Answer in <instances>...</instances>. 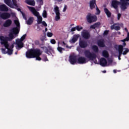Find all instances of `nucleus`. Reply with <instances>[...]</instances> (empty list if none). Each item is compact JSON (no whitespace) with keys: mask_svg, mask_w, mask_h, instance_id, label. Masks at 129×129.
<instances>
[{"mask_svg":"<svg viewBox=\"0 0 129 129\" xmlns=\"http://www.w3.org/2000/svg\"><path fill=\"white\" fill-rule=\"evenodd\" d=\"M13 48H14V44H12L10 47V49H11V50H13Z\"/></svg>","mask_w":129,"mask_h":129,"instance_id":"nucleus-52","label":"nucleus"},{"mask_svg":"<svg viewBox=\"0 0 129 129\" xmlns=\"http://www.w3.org/2000/svg\"><path fill=\"white\" fill-rule=\"evenodd\" d=\"M25 3L27 4V5L32 6L33 7H35V5H36L35 0H25Z\"/></svg>","mask_w":129,"mask_h":129,"instance_id":"nucleus-23","label":"nucleus"},{"mask_svg":"<svg viewBox=\"0 0 129 129\" xmlns=\"http://www.w3.org/2000/svg\"><path fill=\"white\" fill-rule=\"evenodd\" d=\"M1 17L3 20H7L11 18V14L9 13L4 12L2 14Z\"/></svg>","mask_w":129,"mask_h":129,"instance_id":"nucleus-14","label":"nucleus"},{"mask_svg":"<svg viewBox=\"0 0 129 129\" xmlns=\"http://www.w3.org/2000/svg\"><path fill=\"white\" fill-rule=\"evenodd\" d=\"M118 56L119 57H121V55L123 54V46L122 45H118Z\"/></svg>","mask_w":129,"mask_h":129,"instance_id":"nucleus-18","label":"nucleus"},{"mask_svg":"<svg viewBox=\"0 0 129 129\" xmlns=\"http://www.w3.org/2000/svg\"><path fill=\"white\" fill-rule=\"evenodd\" d=\"M82 36L84 39H89L90 38V34L86 30H84L82 32Z\"/></svg>","mask_w":129,"mask_h":129,"instance_id":"nucleus-13","label":"nucleus"},{"mask_svg":"<svg viewBox=\"0 0 129 129\" xmlns=\"http://www.w3.org/2000/svg\"><path fill=\"white\" fill-rule=\"evenodd\" d=\"M2 53H3V54H7V52L6 51V49L5 48H1Z\"/></svg>","mask_w":129,"mask_h":129,"instance_id":"nucleus-44","label":"nucleus"},{"mask_svg":"<svg viewBox=\"0 0 129 129\" xmlns=\"http://www.w3.org/2000/svg\"><path fill=\"white\" fill-rule=\"evenodd\" d=\"M109 32V31L108 30H105L103 33L104 36H107V35H108Z\"/></svg>","mask_w":129,"mask_h":129,"instance_id":"nucleus-40","label":"nucleus"},{"mask_svg":"<svg viewBox=\"0 0 129 129\" xmlns=\"http://www.w3.org/2000/svg\"><path fill=\"white\" fill-rule=\"evenodd\" d=\"M71 31V32H75V31H76V27H73Z\"/></svg>","mask_w":129,"mask_h":129,"instance_id":"nucleus-48","label":"nucleus"},{"mask_svg":"<svg viewBox=\"0 0 129 129\" xmlns=\"http://www.w3.org/2000/svg\"><path fill=\"white\" fill-rule=\"evenodd\" d=\"M97 45L99 47H102V48L105 47V44L104 43V40L103 39H100L97 41Z\"/></svg>","mask_w":129,"mask_h":129,"instance_id":"nucleus-22","label":"nucleus"},{"mask_svg":"<svg viewBox=\"0 0 129 129\" xmlns=\"http://www.w3.org/2000/svg\"><path fill=\"white\" fill-rule=\"evenodd\" d=\"M0 11L1 12H9V8L5 4L0 5Z\"/></svg>","mask_w":129,"mask_h":129,"instance_id":"nucleus-17","label":"nucleus"},{"mask_svg":"<svg viewBox=\"0 0 129 129\" xmlns=\"http://www.w3.org/2000/svg\"><path fill=\"white\" fill-rule=\"evenodd\" d=\"M126 45V43H125V42H123V47H125Z\"/></svg>","mask_w":129,"mask_h":129,"instance_id":"nucleus-54","label":"nucleus"},{"mask_svg":"<svg viewBox=\"0 0 129 129\" xmlns=\"http://www.w3.org/2000/svg\"><path fill=\"white\" fill-rule=\"evenodd\" d=\"M47 37H49L50 38H51V37H52V36H53V33H52L51 32H48L47 33Z\"/></svg>","mask_w":129,"mask_h":129,"instance_id":"nucleus-42","label":"nucleus"},{"mask_svg":"<svg viewBox=\"0 0 129 129\" xmlns=\"http://www.w3.org/2000/svg\"><path fill=\"white\" fill-rule=\"evenodd\" d=\"M14 38L15 36L13 35L12 33H10L9 34L8 37H4L3 36H0L1 44L2 45H4L6 49H8L7 53L8 55H12V54H13V49H11L10 48H9L10 47L9 42L13 41V40H14Z\"/></svg>","mask_w":129,"mask_h":129,"instance_id":"nucleus-1","label":"nucleus"},{"mask_svg":"<svg viewBox=\"0 0 129 129\" xmlns=\"http://www.w3.org/2000/svg\"><path fill=\"white\" fill-rule=\"evenodd\" d=\"M120 17H121V14L118 13L117 14V20H119L120 19Z\"/></svg>","mask_w":129,"mask_h":129,"instance_id":"nucleus-46","label":"nucleus"},{"mask_svg":"<svg viewBox=\"0 0 129 129\" xmlns=\"http://www.w3.org/2000/svg\"><path fill=\"white\" fill-rule=\"evenodd\" d=\"M92 49L95 53H98L99 49H98V46L97 45L92 46Z\"/></svg>","mask_w":129,"mask_h":129,"instance_id":"nucleus-30","label":"nucleus"},{"mask_svg":"<svg viewBox=\"0 0 129 129\" xmlns=\"http://www.w3.org/2000/svg\"><path fill=\"white\" fill-rule=\"evenodd\" d=\"M28 9H29V11L31 12V13L33 14V16H35V17H39L40 16V13L37 11L36 9L34 7L27 6Z\"/></svg>","mask_w":129,"mask_h":129,"instance_id":"nucleus-7","label":"nucleus"},{"mask_svg":"<svg viewBox=\"0 0 129 129\" xmlns=\"http://www.w3.org/2000/svg\"><path fill=\"white\" fill-rule=\"evenodd\" d=\"M54 1L57 3H61V2H63V0H54Z\"/></svg>","mask_w":129,"mask_h":129,"instance_id":"nucleus-51","label":"nucleus"},{"mask_svg":"<svg viewBox=\"0 0 129 129\" xmlns=\"http://www.w3.org/2000/svg\"><path fill=\"white\" fill-rule=\"evenodd\" d=\"M79 45L80 47V48H87V47H88V43H87V41H86L84 40H81L79 41Z\"/></svg>","mask_w":129,"mask_h":129,"instance_id":"nucleus-11","label":"nucleus"},{"mask_svg":"<svg viewBox=\"0 0 129 129\" xmlns=\"http://www.w3.org/2000/svg\"><path fill=\"white\" fill-rule=\"evenodd\" d=\"M17 10L18 12H22V11H21V9L20 8H18Z\"/></svg>","mask_w":129,"mask_h":129,"instance_id":"nucleus-57","label":"nucleus"},{"mask_svg":"<svg viewBox=\"0 0 129 129\" xmlns=\"http://www.w3.org/2000/svg\"><path fill=\"white\" fill-rule=\"evenodd\" d=\"M69 61L72 65H75V63L77 62V57L73 55H70Z\"/></svg>","mask_w":129,"mask_h":129,"instance_id":"nucleus-10","label":"nucleus"},{"mask_svg":"<svg viewBox=\"0 0 129 129\" xmlns=\"http://www.w3.org/2000/svg\"><path fill=\"white\" fill-rule=\"evenodd\" d=\"M113 73H116V70H113Z\"/></svg>","mask_w":129,"mask_h":129,"instance_id":"nucleus-60","label":"nucleus"},{"mask_svg":"<svg viewBox=\"0 0 129 129\" xmlns=\"http://www.w3.org/2000/svg\"><path fill=\"white\" fill-rule=\"evenodd\" d=\"M50 43L53 44V45H54V44H56V40H55V39H51L50 40Z\"/></svg>","mask_w":129,"mask_h":129,"instance_id":"nucleus-43","label":"nucleus"},{"mask_svg":"<svg viewBox=\"0 0 129 129\" xmlns=\"http://www.w3.org/2000/svg\"><path fill=\"white\" fill-rule=\"evenodd\" d=\"M124 49L125 50L122 52V55H126V54H127L129 52V49L127 48H125Z\"/></svg>","mask_w":129,"mask_h":129,"instance_id":"nucleus-34","label":"nucleus"},{"mask_svg":"<svg viewBox=\"0 0 129 129\" xmlns=\"http://www.w3.org/2000/svg\"><path fill=\"white\" fill-rule=\"evenodd\" d=\"M46 53H48V49H47V48H46Z\"/></svg>","mask_w":129,"mask_h":129,"instance_id":"nucleus-62","label":"nucleus"},{"mask_svg":"<svg viewBox=\"0 0 129 129\" xmlns=\"http://www.w3.org/2000/svg\"><path fill=\"white\" fill-rule=\"evenodd\" d=\"M85 56L89 60H94V59H96V54L94 53H91L90 50H86L84 51Z\"/></svg>","mask_w":129,"mask_h":129,"instance_id":"nucleus-5","label":"nucleus"},{"mask_svg":"<svg viewBox=\"0 0 129 129\" xmlns=\"http://www.w3.org/2000/svg\"><path fill=\"white\" fill-rule=\"evenodd\" d=\"M16 44L18 45V48H23L24 47V43L20 39L16 40Z\"/></svg>","mask_w":129,"mask_h":129,"instance_id":"nucleus-26","label":"nucleus"},{"mask_svg":"<svg viewBox=\"0 0 129 129\" xmlns=\"http://www.w3.org/2000/svg\"><path fill=\"white\" fill-rule=\"evenodd\" d=\"M54 11L56 14L55 20V21H58V20H60V11L59 10V7L56 6L54 9Z\"/></svg>","mask_w":129,"mask_h":129,"instance_id":"nucleus-8","label":"nucleus"},{"mask_svg":"<svg viewBox=\"0 0 129 129\" xmlns=\"http://www.w3.org/2000/svg\"><path fill=\"white\" fill-rule=\"evenodd\" d=\"M42 21H43V18H42V16L39 15L38 17H37V24H42Z\"/></svg>","mask_w":129,"mask_h":129,"instance_id":"nucleus-33","label":"nucleus"},{"mask_svg":"<svg viewBox=\"0 0 129 129\" xmlns=\"http://www.w3.org/2000/svg\"><path fill=\"white\" fill-rule=\"evenodd\" d=\"M100 64L102 67H105V66L107 64V60L104 57H102L100 59Z\"/></svg>","mask_w":129,"mask_h":129,"instance_id":"nucleus-16","label":"nucleus"},{"mask_svg":"<svg viewBox=\"0 0 129 129\" xmlns=\"http://www.w3.org/2000/svg\"><path fill=\"white\" fill-rule=\"evenodd\" d=\"M86 19L88 23L91 24L97 21V17L96 16H93L91 13H88L86 16Z\"/></svg>","mask_w":129,"mask_h":129,"instance_id":"nucleus-6","label":"nucleus"},{"mask_svg":"<svg viewBox=\"0 0 129 129\" xmlns=\"http://www.w3.org/2000/svg\"><path fill=\"white\" fill-rule=\"evenodd\" d=\"M79 36L77 35H74L73 38L70 40V43H74L77 42V41L78 40V37Z\"/></svg>","mask_w":129,"mask_h":129,"instance_id":"nucleus-25","label":"nucleus"},{"mask_svg":"<svg viewBox=\"0 0 129 129\" xmlns=\"http://www.w3.org/2000/svg\"><path fill=\"white\" fill-rule=\"evenodd\" d=\"M42 17L44 18V19H46V18H47V11H46V10L43 11V12L42 13Z\"/></svg>","mask_w":129,"mask_h":129,"instance_id":"nucleus-35","label":"nucleus"},{"mask_svg":"<svg viewBox=\"0 0 129 129\" xmlns=\"http://www.w3.org/2000/svg\"><path fill=\"white\" fill-rule=\"evenodd\" d=\"M103 73H106V71H103Z\"/></svg>","mask_w":129,"mask_h":129,"instance_id":"nucleus-63","label":"nucleus"},{"mask_svg":"<svg viewBox=\"0 0 129 129\" xmlns=\"http://www.w3.org/2000/svg\"><path fill=\"white\" fill-rule=\"evenodd\" d=\"M4 3L7 5V6H8V7H10V8H11V9H14L15 7L16 8H19V6L17 4V0H4Z\"/></svg>","mask_w":129,"mask_h":129,"instance_id":"nucleus-4","label":"nucleus"},{"mask_svg":"<svg viewBox=\"0 0 129 129\" xmlns=\"http://www.w3.org/2000/svg\"><path fill=\"white\" fill-rule=\"evenodd\" d=\"M38 48H32L26 52V57L28 59L35 58V55L37 53Z\"/></svg>","mask_w":129,"mask_h":129,"instance_id":"nucleus-2","label":"nucleus"},{"mask_svg":"<svg viewBox=\"0 0 129 129\" xmlns=\"http://www.w3.org/2000/svg\"><path fill=\"white\" fill-rule=\"evenodd\" d=\"M15 54H16V55H17V54H18V52H15Z\"/></svg>","mask_w":129,"mask_h":129,"instance_id":"nucleus-64","label":"nucleus"},{"mask_svg":"<svg viewBox=\"0 0 129 129\" xmlns=\"http://www.w3.org/2000/svg\"><path fill=\"white\" fill-rule=\"evenodd\" d=\"M77 62L78 64H85L88 62L87 61V59L85 58L84 56H80L78 59H77Z\"/></svg>","mask_w":129,"mask_h":129,"instance_id":"nucleus-9","label":"nucleus"},{"mask_svg":"<svg viewBox=\"0 0 129 129\" xmlns=\"http://www.w3.org/2000/svg\"><path fill=\"white\" fill-rule=\"evenodd\" d=\"M67 10V5H64L62 12H66Z\"/></svg>","mask_w":129,"mask_h":129,"instance_id":"nucleus-47","label":"nucleus"},{"mask_svg":"<svg viewBox=\"0 0 129 129\" xmlns=\"http://www.w3.org/2000/svg\"><path fill=\"white\" fill-rule=\"evenodd\" d=\"M26 37H27V34H24V35H23L21 37V39H20V41H21L22 42H23V41H24V40H25V39H26Z\"/></svg>","mask_w":129,"mask_h":129,"instance_id":"nucleus-38","label":"nucleus"},{"mask_svg":"<svg viewBox=\"0 0 129 129\" xmlns=\"http://www.w3.org/2000/svg\"><path fill=\"white\" fill-rule=\"evenodd\" d=\"M96 12L97 13H96V15H100V10H99V9H98V7H97V6H96Z\"/></svg>","mask_w":129,"mask_h":129,"instance_id":"nucleus-39","label":"nucleus"},{"mask_svg":"<svg viewBox=\"0 0 129 129\" xmlns=\"http://www.w3.org/2000/svg\"><path fill=\"white\" fill-rule=\"evenodd\" d=\"M120 4V2L116 1V0H113L112 1V7L114 8V9H117L118 5Z\"/></svg>","mask_w":129,"mask_h":129,"instance_id":"nucleus-19","label":"nucleus"},{"mask_svg":"<svg viewBox=\"0 0 129 129\" xmlns=\"http://www.w3.org/2000/svg\"><path fill=\"white\" fill-rule=\"evenodd\" d=\"M14 23L17 27L12 28L10 33H12L13 35H18V34L20 33V22H19L18 20H15Z\"/></svg>","mask_w":129,"mask_h":129,"instance_id":"nucleus-3","label":"nucleus"},{"mask_svg":"<svg viewBox=\"0 0 129 129\" xmlns=\"http://www.w3.org/2000/svg\"><path fill=\"white\" fill-rule=\"evenodd\" d=\"M115 26H116V24H114L112 25H111L110 27L111 30H115V31H119V30H120V27Z\"/></svg>","mask_w":129,"mask_h":129,"instance_id":"nucleus-27","label":"nucleus"},{"mask_svg":"<svg viewBox=\"0 0 129 129\" xmlns=\"http://www.w3.org/2000/svg\"><path fill=\"white\" fill-rule=\"evenodd\" d=\"M121 9L122 10V11H125L126 9V6H127V2H125L124 1H123L122 0H121Z\"/></svg>","mask_w":129,"mask_h":129,"instance_id":"nucleus-21","label":"nucleus"},{"mask_svg":"<svg viewBox=\"0 0 129 129\" xmlns=\"http://www.w3.org/2000/svg\"><path fill=\"white\" fill-rule=\"evenodd\" d=\"M41 24H42L43 26H44V27H47V23H46V22L45 21H42Z\"/></svg>","mask_w":129,"mask_h":129,"instance_id":"nucleus-45","label":"nucleus"},{"mask_svg":"<svg viewBox=\"0 0 129 129\" xmlns=\"http://www.w3.org/2000/svg\"><path fill=\"white\" fill-rule=\"evenodd\" d=\"M12 20H11V19H8L3 24V26L4 27H5V28H8L10 27L11 25H12Z\"/></svg>","mask_w":129,"mask_h":129,"instance_id":"nucleus-20","label":"nucleus"},{"mask_svg":"<svg viewBox=\"0 0 129 129\" xmlns=\"http://www.w3.org/2000/svg\"><path fill=\"white\" fill-rule=\"evenodd\" d=\"M102 55L103 57L105 58H108L109 54H108V52L106 50H103L102 52Z\"/></svg>","mask_w":129,"mask_h":129,"instance_id":"nucleus-32","label":"nucleus"},{"mask_svg":"<svg viewBox=\"0 0 129 129\" xmlns=\"http://www.w3.org/2000/svg\"><path fill=\"white\" fill-rule=\"evenodd\" d=\"M21 13L22 14V17L24 19V20H25V21H27V17H26V14L24 12H23V11H21Z\"/></svg>","mask_w":129,"mask_h":129,"instance_id":"nucleus-37","label":"nucleus"},{"mask_svg":"<svg viewBox=\"0 0 129 129\" xmlns=\"http://www.w3.org/2000/svg\"><path fill=\"white\" fill-rule=\"evenodd\" d=\"M57 51H58V52H59V53H60V54H62V53H63V51H65V48L60 47L59 42H58V47L57 48Z\"/></svg>","mask_w":129,"mask_h":129,"instance_id":"nucleus-28","label":"nucleus"},{"mask_svg":"<svg viewBox=\"0 0 129 129\" xmlns=\"http://www.w3.org/2000/svg\"><path fill=\"white\" fill-rule=\"evenodd\" d=\"M126 41H129V32L127 33V37L126 38Z\"/></svg>","mask_w":129,"mask_h":129,"instance_id":"nucleus-49","label":"nucleus"},{"mask_svg":"<svg viewBox=\"0 0 129 129\" xmlns=\"http://www.w3.org/2000/svg\"><path fill=\"white\" fill-rule=\"evenodd\" d=\"M125 41H126V38L123 39V40H121V42H123V43H124L125 42Z\"/></svg>","mask_w":129,"mask_h":129,"instance_id":"nucleus-53","label":"nucleus"},{"mask_svg":"<svg viewBox=\"0 0 129 129\" xmlns=\"http://www.w3.org/2000/svg\"><path fill=\"white\" fill-rule=\"evenodd\" d=\"M100 26V22H97L94 24L90 26V29H93L94 30L96 28H99Z\"/></svg>","mask_w":129,"mask_h":129,"instance_id":"nucleus-24","label":"nucleus"},{"mask_svg":"<svg viewBox=\"0 0 129 129\" xmlns=\"http://www.w3.org/2000/svg\"><path fill=\"white\" fill-rule=\"evenodd\" d=\"M121 56H118V60H121V58H120Z\"/></svg>","mask_w":129,"mask_h":129,"instance_id":"nucleus-59","label":"nucleus"},{"mask_svg":"<svg viewBox=\"0 0 129 129\" xmlns=\"http://www.w3.org/2000/svg\"><path fill=\"white\" fill-rule=\"evenodd\" d=\"M2 12H0V18H2Z\"/></svg>","mask_w":129,"mask_h":129,"instance_id":"nucleus-61","label":"nucleus"},{"mask_svg":"<svg viewBox=\"0 0 129 129\" xmlns=\"http://www.w3.org/2000/svg\"><path fill=\"white\" fill-rule=\"evenodd\" d=\"M96 7H97L96 5V0H91L90 1V10H93V9H95Z\"/></svg>","mask_w":129,"mask_h":129,"instance_id":"nucleus-15","label":"nucleus"},{"mask_svg":"<svg viewBox=\"0 0 129 129\" xmlns=\"http://www.w3.org/2000/svg\"><path fill=\"white\" fill-rule=\"evenodd\" d=\"M34 44L36 45V46H39V45H40V41H39V40H35L34 41Z\"/></svg>","mask_w":129,"mask_h":129,"instance_id":"nucleus-41","label":"nucleus"},{"mask_svg":"<svg viewBox=\"0 0 129 129\" xmlns=\"http://www.w3.org/2000/svg\"><path fill=\"white\" fill-rule=\"evenodd\" d=\"M34 22V18L30 17L29 18L28 20L26 21V23L27 25H32Z\"/></svg>","mask_w":129,"mask_h":129,"instance_id":"nucleus-31","label":"nucleus"},{"mask_svg":"<svg viewBox=\"0 0 129 129\" xmlns=\"http://www.w3.org/2000/svg\"><path fill=\"white\" fill-rule=\"evenodd\" d=\"M104 11L108 18H110V17H111V12L109 11L107 8H104Z\"/></svg>","mask_w":129,"mask_h":129,"instance_id":"nucleus-29","label":"nucleus"},{"mask_svg":"<svg viewBox=\"0 0 129 129\" xmlns=\"http://www.w3.org/2000/svg\"><path fill=\"white\" fill-rule=\"evenodd\" d=\"M42 55V52H41V50L39 48L37 49V50L36 51V53L35 54V58H36V60L37 61H41L42 60V58L40 56Z\"/></svg>","mask_w":129,"mask_h":129,"instance_id":"nucleus-12","label":"nucleus"},{"mask_svg":"<svg viewBox=\"0 0 129 129\" xmlns=\"http://www.w3.org/2000/svg\"><path fill=\"white\" fill-rule=\"evenodd\" d=\"M76 29L77 30H78L79 32V31H81V30H83V27H80L78 25L76 26Z\"/></svg>","mask_w":129,"mask_h":129,"instance_id":"nucleus-36","label":"nucleus"},{"mask_svg":"<svg viewBox=\"0 0 129 129\" xmlns=\"http://www.w3.org/2000/svg\"><path fill=\"white\" fill-rule=\"evenodd\" d=\"M62 44H63V45H64V46H65L66 45V43L64 41H62Z\"/></svg>","mask_w":129,"mask_h":129,"instance_id":"nucleus-58","label":"nucleus"},{"mask_svg":"<svg viewBox=\"0 0 129 129\" xmlns=\"http://www.w3.org/2000/svg\"><path fill=\"white\" fill-rule=\"evenodd\" d=\"M124 30H125V32H126L127 33V32H128V30H127V28H125Z\"/></svg>","mask_w":129,"mask_h":129,"instance_id":"nucleus-55","label":"nucleus"},{"mask_svg":"<svg viewBox=\"0 0 129 129\" xmlns=\"http://www.w3.org/2000/svg\"><path fill=\"white\" fill-rule=\"evenodd\" d=\"M43 61H44V62H46V61H48V58H47V56H45V57L43 58Z\"/></svg>","mask_w":129,"mask_h":129,"instance_id":"nucleus-50","label":"nucleus"},{"mask_svg":"<svg viewBox=\"0 0 129 129\" xmlns=\"http://www.w3.org/2000/svg\"><path fill=\"white\" fill-rule=\"evenodd\" d=\"M37 2L39 3H42L43 2V0H37Z\"/></svg>","mask_w":129,"mask_h":129,"instance_id":"nucleus-56","label":"nucleus"}]
</instances>
